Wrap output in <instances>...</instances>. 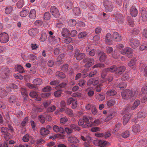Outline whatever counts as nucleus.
<instances>
[{
    "label": "nucleus",
    "instance_id": "obj_26",
    "mask_svg": "<svg viewBox=\"0 0 147 147\" xmlns=\"http://www.w3.org/2000/svg\"><path fill=\"white\" fill-rule=\"evenodd\" d=\"M29 13L28 9L23 8L20 12V15L22 17H24L26 16Z\"/></svg>",
    "mask_w": 147,
    "mask_h": 147
},
{
    "label": "nucleus",
    "instance_id": "obj_18",
    "mask_svg": "<svg viewBox=\"0 0 147 147\" xmlns=\"http://www.w3.org/2000/svg\"><path fill=\"white\" fill-rule=\"evenodd\" d=\"M53 129L56 133L59 132L63 134H65V131L63 128L61 127H59L58 126L55 125L53 126Z\"/></svg>",
    "mask_w": 147,
    "mask_h": 147
},
{
    "label": "nucleus",
    "instance_id": "obj_7",
    "mask_svg": "<svg viewBox=\"0 0 147 147\" xmlns=\"http://www.w3.org/2000/svg\"><path fill=\"white\" fill-rule=\"evenodd\" d=\"M9 40V37L7 34L3 32L0 34V41L2 43H5Z\"/></svg>",
    "mask_w": 147,
    "mask_h": 147
},
{
    "label": "nucleus",
    "instance_id": "obj_9",
    "mask_svg": "<svg viewBox=\"0 0 147 147\" xmlns=\"http://www.w3.org/2000/svg\"><path fill=\"white\" fill-rule=\"evenodd\" d=\"M67 105H69L71 104V107L73 109H75L77 107V101L72 98H69L67 100Z\"/></svg>",
    "mask_w": 147,
    "mask_h": 147
},
{
    "label": "nucleus",
    "instance_id": "obj_24",
    "mask_svg": "<svg viewBox=\"0 0 147 147\" xmlns=\"http://www.w3.org/2000/svg\"><path fill=\"white\" fill-rule=\"evenodd\" d=\"M131 116V114H126L124 116L123 118V125H125L128 122Z\"/></svg>",
    "mask_w": 147,
    "mask_h": 147
},
{
    "label": "nucleus",
    "instance_id": "obj_25",
    "mask_svg": "<svg viewBox=\"0 0 147 147\" xmlns=\"http://www.w3.org/2000/svg\"><path fill=\"white\" fill-rule=\"evenodd\" d=\"M40 132L42 136H45L49 134V131L44 127H42L40 129Z\"/></svg>",
    "mask_w": 147,
    "mask_h": 147
},
{
    "label": "nucleus",
    "instance_id": "obj_36",
    "mask_svg": "<svg viewBox=\"0 0 147 147\" xmlns=\"http://www.w3.org/2000/svg\"><path fill=\"white\" fill-rule=\"evenodd\" d=\"M51 41L53 44H55L60 41V38L59 37H55V36H51L50 38Z\"/></svg>",
    "mask_w": 147,
    "mask_h": 147
},
{
    "label": "nucleus",
    "instance_id": "obj_33",
    "mask_svg": "<svg viewBox=\"0 0 147 147\" xmlns=\"http://www.w3.org/2000/svg\"><path fill=\"white\" fill-rule=\"evenodd\" d=\"M30 18L32 19H35L36 17V12L34 9H32L30 10L29 13Z\"/></svg>",
    "mask_w": 147,
    "mask_h": 147
},
{
    "label": "nucleus",
    "instance_id": "obj_49",
    "mask_svg": "<svg viewBox=\"0 0 147 147\" xmlns=\"http://www.w3.org/2000/svg\"><path fill=\"white\" fill-rule=\"evenodd\" d=\"M77 23L76 21L74 19H71L69 20L68 24L71 26H75Z\"/></svg>",
    "mask_w": 147,
    "mask_h": 147
},
{
    "label": "nucleus",
    "instance_id": "obj_54",
    "mask_svg": "<svg viewBox=\"0 0 147 147\" xmlns=\"http://www.w3.org/2000/svg\"><path fill=\"white\" fill-rule=\"evenodd\" d=\"M107 114L106 120H109L112 118L115 115V113L113 112L109 113Z\"/></svg>",
    "mask_w": 147,
    "mask_h": 147
},
{
    "label": "nucleus",
    "instance_id": "obj_13",
    "mask_svg": "<svg viewBox=\"0 0 147 147\" xmlns=\"http://www.w3.org/2000/svg\"><path fill=\"white\" fill-rule=\"evenodd\" d=\"M11 91V89L10 87H7L6 90H5L3 88H0V96L1 97L6 96L7 95V92Z\"/></svg>",
    "mask_w": 147,
    "mask_h": 147
},
{
    "label": "nucleus",
    "instance_id": "obj_42",
    "mask_svg": "<svg viewBox=\"0 0 147 147\" xmlns=\"http://www.w3.org/2000/svg\"><path fill=\"white\" fill-rule=\"evenodd\" d=\"M21 92L22 95L24 97V100L26 99V97L28 96L27 92L26 89L25 88H21Z\"/></svg>",
    "mask_w": 147,
    "mask_h": 147
},
{
    "label": "nucleus",
    "instance_id": "obj_50",
    "mask_svg": "<svg viewBox=\"0 0 147 147\" xmlns=\"http://www.w3.org/2000/svg\"><path fill=\"white\" fill-rule=\"evenodd\" d=\"M28 58L29 60L31 61H33L37 59L36 57L32 54H30L28 55Z\"/></svg>",
    "mask_w": 147,
    "mask_h": 147
},
{
    "label": "nucleus",
    "instance_id": "obj_32",
    "mask_svg": "<svg viewBox=\"0 0 147 147\" xmlns=\"http://www.w3.org/2000/svg\"><path fill=\"white\" fill-rule=\"evenodd\" d=\"M73 13L76 16H79L81 14V11L79 8L77 7H75L73 8Z\"/></svg>",
    "mask_w": 147,
    "mask_h": 147
},
{
    "label": "nucleus",
    "instance_id": "obj_37",
    "mask_svg": "<svg viewBox=\"0 0 147 147\" xmlns=\"http://www.w3.org/2000/svg\"><path fill=\"white\" fill-rule=\"evenodd\" d=\"M33 83L35 85H39L42 84V80L40 78H37L34 79Z\"/></svg>",
    "mask_w": 147,
    "mask_h": 147
},
{
    "label": "nucleus",
    "instance_id": "obj_51",
    "mask_svg": "<svg viewBox=\"0 0 147 147\" xmlns=\"http://www.w3.org/2000/svg\"><path fill=\"white\" fill-rule=\"evenodd\" d=\"M61 69L64 72H67L68 70V65L67 64L64 65L61 67Z\"/></svg>",
    "mask_w": 147,
    "mask_h": 147
},
{
    "label": "nucleus",
    "instance_id": "obj_39",
    "mask_svg": "<svg viewBox=\"0 0 147 147\" xmlns=\"http://www.w3.org/2000/svg\"><path fill=\"white\" fill-rule=\"evenodd\" d=\"M107 94L108 96H114L117 93V92L114 89H110L107 91Z\"/></svg>",
    "mask_w": 147,
    "mask_h": 147
},
{
    "label": "nucleus",
    "instance_id": "obj_31",
    "mask_svg": "<svg viewBox=\"0 0 147 147\" xmlns=\"http://www.w3.org/2000/svg\"><path fill=\"white\" fill-rule=\"evenodd\" d=\"M100 123V121L99 119H96L93 122L90 121L89 122V127H90L93 126H96Z\"/></svg>",
    "mask_w": 147,
    "mask_h": 147
},
{
    "label": "nucleus",
    "instance_id": "obj_10",
    "mask_svg": "<svg viewBox=\"0 0 147 147\" xmlns=\"http://www.w3.org/2000/svg\"><path fill=\"white\" fill-rule=\"evenodd\" d=\"M140 44L139 40L136 38H132L130 41V45L133 48L135 49L138 47Z\"/></svg>",
    "mask_w": 147,
    "mask_h": 147
},
{
    "label": "nucleus",
    "instance_id": "obj_34",
    "mask_svg": "<svg viewBox=\"0 0 147 147\" xmlns=\"http://www.w3.org/2000/svg\"><path fill=\"white\" fill-rule=\"evenodd\" d=\"M146 115V113L144 111H140L137 114V117L139 118H144Z\"/></svg>",
    "mask_w": 147,
    "mask_h": 147
},
{
    "label": "nucleus",
    "instance_id": "obj_48",
    "mask_svg": "<svg viewBox=\"0 0 147 147\" xmlns=\"http://www.w3.org/2000/svg\"><path fill=\"white\" fill-rule=\"evenodd\" d=\"M16 96L11 95L9 99V101L10 103L14 102L16 101Z\"/></svg>",
    "mask_w": 147,
    "mask_h": 147
},
{
    "label": "nucleus",
    "instance_id": "obj_6",
    "mask_svg": "<svg viewBox=\"0 0 147 147\" xmlns=\"http://www.w3.org/2000/svg\"><path fill=\"white\" fill-rule=\"evenodd\" d=\"M83 61L86 63L85 65V67H89L94 64V60L92 58H86L84 59Z\"/></svg>",
    "mask_w": 147,
    "mask_h": 147
},
{
    "label": "nucleus",
    "instance_id": "obj_23",
    "mask_svg": "<svg viewBox=\"0 0 147 147\" xmlns=\"http://www.w3.org/2000/svg\"><path fill=\"white\" fill-rule=\"evenodd\" d=\"M126 69V67L124 66H121L119 67H117L116 74L119 75L121 74Z\"/></svg>",
    "mask_w": 147,
    "mask_h": 147
},
{
    "label": "nucleus",
    "instance_id": "obj_35",
    "mask_svg": "<svg viewBox=\"0 0 147 147\" xmlns=\"http://www.w3.org/2000/svg\"><path fill=\"white\" fill-rule=\"evenodd\" d=\"M73 5V2L70 0L66 1L65 7L68 9H70Z\"/></svg>",
    "mask_w": 147,
    "mask_h": 147
},
{
    "label": "nucleus",
    "instance_id": "obj_22",
    "mask_svg": "<svg viewBox=\"0 0 147 147\" xmlns=\"http://www.w3.org/2000/svg\"><path fill=\"white\" fill-rule=\"evenodd\" d=\"M70 32L67 28H63L61 31V34L64 37H67L69 36Z\"/></svg>",
    "mask_w": 147,
    "mask_h": 147
},
{
    "label": "nucleus",
    "instance_id": "obj_64",
    "mask_svg": "<svg viewBox=\"0 0 147 147\" xmlns=\"http://www.w3.org/2000/svg\"><path fill=\"white\" fill-rule=\"evenodd\" d=\"M62 91V90L61 89L56 91L54 93L55 96L57 97L59 96L61 94Z\"/></svg>",
    "mask_w": 147,
    "mask_h": 147
},
{
    "label": "nucleus",
    "instance_id": "obj_63",
    "mask_svg": "<svg viewBox=\"0 0 147 147\" xmlns=\"http://www.w3.org/2000/svg\"><path fill=\"white\" fill-rule=\"evenodd\" d=\"M23 5V0H21L18 1L16 4L17 7L19 8L22 7Z\"/></svg>",
    "mask_w": 147,
    "mask_h": 147
},
{
    "label": "nucleus",
    "instance_id": "obj_17",
    "mask_svg": "<svg viewBox=\"0 0 147 147\" xmlns=\"http://www.w3.org/2000/svg\"><path fill=\"white\" fill-rule=\"evenodd\" d=\"M38 32V30L36 28H32L28 31V34L32 37H34Z\"/></svg>",
    "mask_w": 147,
    "mask_h": 147
},
{
    "label": "nucleus",
    "instance_id": "obj_5",
    "mask_svg": "<svg viewBox=\"0 0 147 147\" xmlns=\"http://www.w3.org/2000/svg\"><path fill=\"white\" fill-rule=\"evenodd\" d=\"M50 12L55 18H58L59 15V13L58 9L54 6H52L50 9Z\"/></svg>",
    "mask_w": 147,
    "mask_h": 147
},
{
    "label": "nucleus",
    "instance_id": "obj_44",
    "mask_svg": "<svg viewBox=\"0 0 147 147\" xmlns=\"http://www.w3.org/2000/svg\"><path fill=\"white\" fill-rule=\"evenodd\" d=\"M56 75L62 79L65 78V75L64 73L59 71H57L56 73Z\"/></svg>",
    "mask_w": 147,
    "mask_h": 147
},
{
    "label": "nucleus",
    "instance_id": "obj_47",
    "mask_svg": "<svg viewBox=\"0 0 147 147\" xmlns=\"http://www.w3.org/2000/svg\"><path fill=\"white\" fill-rule=\"evenodd\" d=\"M115 104V100L113 99H111L108 100L107 102V106L109 107H111L113 106Z\"/></svg>",
    "mask_w": 147,
    "mask_h": 147
},
{
    "label": "nucleus",
    "instance_id": "obj_46",
    "mask_svg": "<svg viewBox=\"0 0 147 147\" xmlns=\"http://www.w3.org/2000/svg\"><path fill=\"white\" fill-rule=\"evenodd\" d=\"M16 69L20 73H23L25 72L23 67L20 65H18L16 67Z\"/></svg>",
    "mask_w": 147,
    "mask_h": 147
},
{
    "label": "nucleus",
    "instance_id": "obj_27",
    "mask_svg": "<svg viewBox=\"0 0 147 147\" xmlns=\"http://www.w3.org/2000/svg\"><path fill=\"white\" fill-rule=\"evenodd\" d=\"M142 19L143 21H145L147 20V11L145 10L141 11Z\"/></svg>",
    "mask_w": 147,
    "mask_h": 147
},
{
    "label": "nucleus",
    "instance_id": "obj_56",
    "mask_svg": "<svg viewBox=\"0 0 147 147\" xmlns=\"http://www.w3.org/2000/svg\"><path fill=\"white\" fill-rule=\"evenodd\" d=\"M129 76L128 74L125 73L124 74L123 76L121 77V80L123 81H125L129 79Z\"/></svg>",
    "mask_w": 147,
    "mask_h": 147
},
{
    "label": "nucleus",
    "instance_id": "obj_55",
    "mask_svg": "<svg viewBox=\"0 0 147 147\" xmlns=\"http://www.w3.org/2000/svg\"><path fill=\"white\" fill-rule=\"evenodd\" d=\"M30 136L28 134H27L24 135L23 138V140L24 142H27L29 140Z\"/></svg>",
    "mask_w": 147,
    "mask_h": 147
},
{
    "label": "nucleus",
    "instance_id": "obj_41",
    "mask_svg": "<svg viewBox=\"0 0 147 147\" xmlns=\"http://www.w3.org/2000/svg\"><path fill=\"white\" fill-rule=\"evenodd\" d=\"M65 112L66 114L71 117L74 116V114L73 113V111L70 109L67 108L65 110Z\"/></svg>",
    "mask_w": 147,
    "mask_h": 147
},
{
    "label": "nucleus",
    "instance_id": "obj_11",
    "mask_svg": "<svg viewBox=\"0 0 147 147\" xmlns=\"http://www.w3.org/2000/svg\"><path fill=\"white\" fill-rule=\"evenodd\" d=\"M147 144V140L145 138H142L139 140L136 143L137 147H143Z\"/></svg>",
    "mask_w": 147,
    "mask_h": 147
},
{
    "label": "nucleus",
    "instance_id": "obj_43",
    "mask_svg": "<svg viewBox=\"0 0 147 147\" xmlns=\"http://www.w3.org/2000/svg\"><path fill=\"white\" fill-rule=\"evenodd\" d=\"M13 8L11 6L6 7L5 10V13L7 14H9L12 12Z\"/></svg>",
    "mask_w": 147,
    "mask_h": 147
},
{
    "label": "nucleus",
    "instance_id": "obj_12",
    "mask_svg": "<svg viewBox=\"0 0 147 147\" xmlns=\"http://www.w3.org/2000/svg\"><path fill=\"white\" fill-rule=\"evenodd\" d=\"M93 143L95 145L100 146V147H104L105 146H106L107 144V142L105 141L98 140H96L93 141Z\"/></svg>",
    "mask_w": 147,
    "mask_h": 147
},
{
    "label": "nucleus",
    "instance_id": "obj_52",
    "mask_svg": "<svg viewBox=\"0 0 147 147\" xmlns=\"http://www.w3.org/2000/svg\"><path fill=\"white\" fill-rule=\"evenodd\" d=\"M129 132L126 131L121 134V136L123 138H126L129 137Z\"/></svg>",
    "mask_w": 147,
    "mask_h": 147
},
{
    "label": "nucleus",
    "instance_id": "obj_20",
    "mask_svg": "<svg viewBox=\"0 0 147 147\" xmlns=\"http://www.w3.org/2000/svg\"><path fill=\"white\" fill-rule=\"evenodd\" d=\"M141 129V127L140 125L138 124H136L133 125L132 129L133 132L136 134L140 132Z\"/></svg>",
    "mask_w": 147,
    "mask_h": 147
},
{
    "label": "nucleus",
    "instance_id": "obj_19",
    "mask_svg": "<svg viewBox=\"0 0 147 147\" xmlns=\"http://www.w3.org/2000/svg\"><path fill=\"white\" fill-rule=\"evenodd\" d=\"M130 12L131 16L133 17H136L138 14V11L136 7L133 6L130 10Z\"/></svg>",
    "mask_w": 147,
    "mask_h": 147
},
{
    "label": "nucleus",
    "instance_id": "obj_38",
    "mask_svg": "<svg viewBox=\"0 0 147 147\" xmlns=\"http://www.w3.org/2000/svg\"><path fill=\"white\" fill-rule=\"evenodd\" d=\"M140 102L139 100H136L135 101L133 105L131 107V110H134L140 104Z\"/></svg>",
    "mask_w": 147,
    "mask_h": 147
},
{
    "label": "nucleus",
    "instance_id": "obj_8",
    "mask_svg": "<svg viewBox=\"0 0 147 147\" xmlns=\"http://www.w3.org/2000/svg\"><path fill=\"white\" fill-rule=\"evenodd\" d=\"M121 52L123 55H126L127 57H130L132 55V50L130 48L127 47L125 48Z\"/></svg>",
    "mask_w": 147,
    "mask_h": 147
},
{
    "label": "nucleus",
    "instance_id": "obj_1",
    "mask_svg": "<svg viewBox=\"0 0 147 147\" xmlns=\"http://www.w3.org/2000/svg\"><path fill=\"white\" fill-rule=\"evenodd\" d=\"M138 94V92H137L135 94H133L131 90L129 89H126L123 91L121 94L123 99L126 100L129 99L132 101L136 98Z\"/></svg>",
    "mask_w": 147,
    "mask_h": 147
},
{
    "label": "nucleus",
    "instance_id": "obj_30",
    "mask_svg": "<svg viewBox=\"0 0 147 147\" xmlns=\"http://www.w3.org/2000/svg\"><path fill=\"white\" fill-rule=\"evenodd\" d=\"M9 129L7 128V127H2L1 129V131L2 133H3L4 134H6L8 133L9 131L10 130L11 131H12L13 130V128L11 126H9Z\"/></svg>",
    "mask_w": 147,
    "mask_h": 147
},
{
    "label": "nucleus",
    "instance_id": "obj_40",
    "mask_svg": "<svg viewBox=\"0 0 147 147\" xmlns=\"http://www.w3.org/2000/svg\"><path fill=\"white\" fill-rule=\"evenodd\" d=\"M87 34V33L86 32H82L78 34V37L79 39L84 38L86 36Z\"/></svg>",
    "mask_w": 147,
    "mask_h": 147
},
{
    "label": "nucleus",
    "instance_id": "obj_59",
    "mask_svg": "<svg viewBox=\"0 0 147 147\" xmlns=\"http://www.w3.org/2000/svg\"><path fill=\"white\" fill-rule=\"evenodd\" d=\"M117 86L122 89L125 88L126 87V85L125 83L121 82L118 84Z\"/></svg>",
    "mask_w": 147,
    "mask_h": 147
},
{
    "label": "nucleus",
    "instance_id": "obj_29",
    "mask_svg": "<svg viewBox=\"0 0 147 147\" xmlns=\"http://www.w3.org/2000/svg\"><path fill=\"white\" fill-rule=\"evenodd\" d=\"M108 72H113L116 74L117 67L115 65L111 66L110 67L106 68Z\"/></svg>",
    "mask_w": 147,
    "mask_h": 147
},
{
    "label": "nucleus",
    "instance_id": "obj_21",
    "mask_svg": "<svg viewBox=\"0 0 147 147\" xmlns=\"http://www.w3.org/2000/svg\"><path fill=\"white\" fill-rule=\"evenodd\" d=\"M115 18L117 22L121 23L123 21L124 16L121 14L117 13L115 16Z\"/></svg>",
    "mask_w": 147,
    "mask_h": 147
},
{
    "label": "nucleus",
    "instance_id": "obj_3",
    "mask_svg": "<svg viewBox=\"0 0 147 147\" xmlns=\"http://www.w3.org/2000/svg\"><path fill=\"white\" fill-rule=\"evenodd\" d=\"M103 4L105 8V10L106 12H110L113 9V6L111 2L107 0H104Z\"/></svg>",
    "mask_w": 147,
    "mask_h": 147
},
{
    "label": "nucleus",
    "instance_id": "obj_61",
    "mask_svg": "<svg viewBox=\"0 0 147 147\" xmlns=\"http://www.w3.org/2000/svg\"><path fill=\"white\" fill-rule=\"evenodd\" d=\"M96 98L99 101H102L105 99V97L103 95L99 94L97 95Z\"/></svg>",
    "mask_w": 147,
    "mask_h": 147
},
{
    "label": "nucleus",
    "instance_id": "obj_58",
    "mask_svg": "<svg viewBox=\"0 0 147 147\" xmlns=\"http://www.w3.org/2000/svg\"><path fill=\"white\" fill-rule=\"evenodd\" d=\"M61 50L60 47L59 46L57 45V47L55 48L54 51V53L55 55H57L59 54L60 53V50Z\"/></svg>",
    "mask_w": 147,
    "mask_h": 147
},
{
    "label": "nucleus",
    "instance_id": "obj_45",
    "mask_svg": "<svg viewBox=\"0 0 147 147\" xmlns=\"http://www.w3.org/2000/svg\"><path fill=\"white\" fill-rule=\"evenodd\" d=\"M136 61V59L135 58H132L130 62L128 63V65L131 67L133 68V66L135 64Z\"/></svg>",
    "mask_w": 147,
    "mask_h": 147
},
{
    "label": "nucleus",
    "instance_id": "obj_15",
    "mask_svg": "<svg viewBox=\"0 0 147 147\" xmlns=\"http://www.w3.org/2000/svg\"><path fill=\"white\" fill-rule=\"evenodd\" d=\"M113 39L116 42L120 41L122 39L121 36L116 32L113 33Z\"/></svg>",
    "mask_w": 147,
    "mask_h": 147
},
{
    "label": "nucleus",
    "instance_id": "obj_2",
    "mask_svg": "<svg viewBox=\"0 0 147 147\" xmlns=\"http://www.w3.org/2000/svg\"><path fill=\"white\" fill-rule=\"evenodd\" d=\"M89 119L86 116H84L82 119L79 120L78 124L83 127L87 128L89 127Z\"/></svg>",
    "mask_w": 147,
    "mask_h": 147
},
{
    "label": "nucleus",
    "instance_id": "obj_4",
    "mask_svg": "<svg viewBox=\"0 0 147 147\" xmlns=\"http://www.w3.org/2000/svg\"><path fill=\"white\" fill-rule=\"evenodd\" d=\"M9 73V71L8 68H3L0 70V77L2 78H5Z\"/></svg>",
    "mask_w": 147,
    "mask_h": 147
},
{
    "label": "nucleus",
    "instance_id": "obj_60",
    "mask_svg": "<svg viewBox=\"0 0 147 147\" xmlns=\"http://www.w3.org/2000/svg\"><path fill=\"white\" fill-rule=\"evenodd\" d=\"M91 112L92 114H93L94 115H96L97 113V110L96 107L94 105L92 106L91 109Z\"/></svg>",
    "mask_w": 147,
    "mask_h": 147
},
{
    "label": "nucleus",
    "instance_id": "obj_57",
    "mask_svg": "<svg viewBox=\"0 0 147 147\" xmlns=\"http://www.w3.org/2000/svg\"><path fill=\"white\" fill-rule=\"evenodd\" d=\"M85 54L84 53H80L76 57V59L77 60H80L83 58L85 56Z\"/></svg>",
    "mask_w": 147,
    "mask_h": 147
},
{
    "label": "nucleus",
    "instance_id": "obj_14",
    "mask_svg": "<svg viewBox=\"0 0 147 147\" xmlns=\"http://www.w3.org/2000/svg\"><path fill=\"white\" fill-rule=\"evenodd\" d=\"M98 56L99 61L101 62H105L107 58V55L102 51H100L98 53Z\"/></svg>",
    "mask_w": 147,
    "mask_h": 147
},
{
    "label": "nucleus",
    "instance_id": "obj_28",
    "mask_svg": "<svg viewBox=\"0 0 147 147\" xmlns=\"http://www.w3.org/2000/svg\"><path fill=\"white\" fill-rule=\"evenodd\" d=\"M68 140L70 143H77L79 142V140L74 136L69 137L68 138Z\"/></svg>",
    "mask_w": 147,
    "mask_h": 147
},
{
    "label": "nucleus",
    "instance_id": "obj_62",
    "mask_svg": "<svg viewBox=\"0 0 147 147\" xmlns=\"http://www.w3.org/2000/svg\"><path fill=\"white\" fill-rule=\"evenodd\" d=\"M44 18L45 20H49L50 19V15L49 12H47L45 13Z\"/></svg>",
    "mask_w": 147,
    "mask_h": 147
},
{
    "label": "nucleus",
    "instance_id": "obj_16",
    "mask_svg": "<svg viewBox=\"0 0 147 147\" xmlns=\"http://www.w3.org/2000/svg\"><path fill=\"white\" fill-rule=\"evenodd\" d=\"M105 42L109 45H111L113 43V40L111 38V35L110 33H108L105 38Z\"/></svg>",
    "mask_w": 147,
    "mask_h": 147
},
{
    "label": "nucleus",
    "instance_id": "obj_53",
    "mask_svg": "<svg viewBox=\"0 0 147 147\" xmlns=\"http://www.w3.org/2000/svg\"><path fill=\"white\" fill-rule=\"evenodd\" d=\"M47 39V34L45 33H43L42 34L40 38V40L41 41L44 42Z\"/></svg>",
    "mask_w": 147,
    "mask_h": 147
}]
</instances>
